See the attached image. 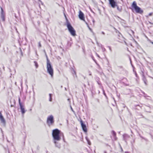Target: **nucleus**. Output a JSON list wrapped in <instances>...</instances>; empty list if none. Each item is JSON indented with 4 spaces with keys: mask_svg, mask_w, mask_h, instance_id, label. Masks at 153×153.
I'll return each instance as SVG.
<instances>
[{
    "mask_svg": "<svg viewBox=\"0 0 153 153\" xmlns=\"http://www.w3.org/2000/svg\"><path fill=\"white\" fill-rule=\"evenodd\" d=\"M19 105H22V103L21 102L20 99V98L19 97Z\"/></svg>",
    "mask_w": 153,
    "mask_h": 153,
    "instance_id": "17",
    "label": "nucleus"
},
{
    "mask_svg": "<svg viewBox=\"0 0 153 153\" xmlns=\"http://www.w3.org/2000/svg\"><path fill=\"white\" fill-rule=\"evenodd\" d=\"M103 91V94H104L105 96H106L105 94V93L104 91V90Z\"/></svg>",
    "mask_w": 153,
    "mask_h": 153,
    "instance_id": "28",
    "label": "nucleus"
},
{
    "mask_svg": "<svg viewBox=\"0 0 153 153\" xmlns=\"http://www.w3.org/2000/svg\"><path fill=\"white\" fill-rule=\"evenodd\" d=\"M118 68L120 69H123V67L122 66H119L118 67Z\"/></svg>",
    "mask_w": 153,
    "mask_h": 153,
    "instance_id": "20",
    "label": "nucleus"
},
{
    "mask_svg": "<svg viewBox=\"0 0 153 153\" xmlns=\"http://www.w3.org/2000/svg\"><path fill=\"white\" fill-rule=\"evenodd\" d=\"M86 140H87V141L88 142V144L89 145H91V143L90 142V141H89V140L88 139V138L87 137H86Z\"/></svg>",
    "mask_w": 153,
    "mask_h": 153,
    "instance_id": "15",
    "label": "nucleus"
},
{
    "mask_svg": "<svg viewBox=\"0 0 153 153\" xmlns=\"http://www.w3.org/2000/svg\"><path fill=\"white\" fill-rule=\"evenodd\" d=\"M53 117L52 115L48 117L47 119V123L49 126L53 125L54 123Z\"/></svg>",
    "mask_w": 153,
    "mask_h": 153,
    "instance_id": "5",
    "label": "nucleus"
},
{
    "mask_svg": "<svg viewBox=\"0 0 153 153\" xmlns=\"http://www.w3.org/2000/svg\"><path fill=\"white\" fill-rule=\"evenodd\" d=\"M152 44H153V42H152Z\"/></svg>",
    "mask_w": 153,
    "mask_h": 153,
    "instance_id": "38",
    "label": "nucleus"
},
{
    "mask_svg": "<svg viewBox=\"0 0 153 153\" xmlns=\"http://www.w3.org/2000/svg\"><path fill=\"white\" fill-rule=\"evenodd\" d=\"M94 21H94V20H93V22L94 23Z\"/></svg>",
    "mask_w": 153,
    "mask_h": 153,
    "instance_id": "35",
    "label": "nucleus"
},
{
    "mask_svg": "<svg viewBox=\"0 0 153 153\" xmlns=\"http://www.w3.org/2000/svg\"><path fill=\"white\" fill-rule=\"evenodd\" d=\"M117 9L118 10H120V8L118 7H117Z\"/></svg>",
    "mask_w": 153,
    "mask_h": 153,
    "instance_id": "30",
    "label": "nucleus"
},
{
    "mask_svg": "<svg viewBox=\"0 0 153 153\" xmlns=\"http://www.w3.org/2000/svg\"><path fill=\"white\" fill-rule=\"evenodd\" d=\"M89 75H91V73H90V72H89Z\"/></svg>",
    "mask_w": 153,
    "mask_h": 153,
    "instance_id": "31",
    "label": "nucleus"
},
{
    "mask_svg": "<svg viewBox=\"0 0 153 153\" xmlns=\"http://www.w3.org/2000/svg\"><path fill=\"white\" fill-rule=\"evenodd\" d=\"M1 18L2 20H4V17L3 14H2L1 15Z\"/></svg>",
    "mask_w": 153,
    "mask_h": 153,
    "instance_id": "18",
    "label": "nucleus"
},
{
    "mask_svg": "<svg viewBox=\"0 0 153 153\" xmlns=\"http://www.w3.org/2000/svg\"><path fill=\"white\" fill-rule=\"evenodd\" d=\"M68 102L70 103L71 102L70 100V99L68 98Z\"/></svg>",
    "mask_w": 153,
    "mask_h": 153,
    "instance_id": "22",
    "label": "nucleus"
},
{
    "mask_svg": "<svg viewBox=\"0 0 153 153\" xmlns=\"http://www.w3.org/2000/svg\"><path fill=\"white\" fill-rule=\"evenodd\" d=\"M39 46L40 47H41V43H40V42H39Z\"/></svg>",
    "mask_w": 153,
    "mask_h": 153,
    "instance_id": "21",
    "label": "nucleus"
},
{
    "mask_svg": "<svg viewBox=\"0 0 153 153\" xmlns=\"http://www.w3.org/2000/svg\"><path fill=\"white\" fill-rule=\"evenodd\" d=\"M47 68L48 72L51 75V77L53 75V69L49 60L47 58Z\"/></svg>",
    "mask_w": 153,
    "mask_h": 153,
    "instance_id": "2",
    "label": "nucleus"
},
{
    "mask_svg": "<svg viewBox=\"0 0 153 153\" xmlns=\"http://www.w3.org/2000/svg\"><path fill=\"white\" fill-rule=\"evenodd\" d=\"M152 14H153L152 13H150L149 14V16H151L152 15Z\"/></svg>",
    "mask_w": 153,
    "mask_h": 153,
    "instance_id": "19",
    "label": "nucleus"
},
{
    "mask_svg": "<svg viewBox=\"0 0 153 153\" xmlns=\"http://www.w3.org/2000/svg\"><path fill=\"white\" fill-rule=\"evenodd\" d=\"M102 51H105V49L104 48L102 49Z\"/></svg>",
    "mask_w": 153,
    "mask_h": 153,
    "instance_id": "25",
    "label": "nucleus"
},
{
    "mask_svg": "<svg viewBox=\"0 0 153 153\" xmlns=\"http://www.w3.org/2000/svg\"><path fill=\"white\" fill-rule=\"evenodd\" d=\"M132 7L134 9L136 13L141 14L143 12V10L140 7L137 6V4L135 1L133 2Z\"/></svg>",
    "mask_w": 153,
    "mask_h": 153,
    "instance_id": "4",
    "label": "nucleus"
},
{
    "mask_svg": "<svg viewBox=\"0 0 153 153\" xmlns=\"http://www.w3.org/2000/svg\"><path fill=\"white\" fill-rule=\"evenodd\" d=\"M71 110H72V111H74L73 110V108H72L71 106Z\"/></svg>",
    "mask_w": 153,
    "mask_h": 153,
    "instance_id": "29",
    "label": "nucleus"
},
{
    "mask_svg": "<svg viewBox=\"0 0 153 153\" xmlns=\"http://www.w3.org/2000/svg\"><path fill=\"white\" fill-rule=\"evenodd\" d=\"M64 16H65L66 19L67 20V18L66 15H65V13H64Z\"/></svg>",
    "mask_w": 153,
    "mask_h": 153,
    "instance_id": "27",
    "label": "nucleus"
},
{
    "mask_svg": "<svg viewBox=\"0 0 153 153\" xmlns=\"http://www.w3.org/2000/svg\"><path fill=\"white\" fill-rule=\"evenodd\" d=\"M67 26L71 34L73 36H75L76 35L75 31L70 23L68 22H67Z\"/></svg>",
    "mask_w": 153,
    "mask_h": 153,
    "instance_id": "3",
    "label": "nucleus"
},
{
    "mask_svg": "<svg viewBox=\"0 0 153 153\" xmlns=\"http://www.w3.org/2000/svg\"><path fill=\"white\" fill-rule=\"evenodd\" d=\"M49 97H51L52 94H49Z\"/></svg>",
    "mask_w": 153,
    "mask_h": 153,
    "instance_id": "26",
    "label": "nucleus"
},
{
    "mask_svg": "<svg viewBox=\"0 0 153 153\" xmlns=\"http://www.w3.org/2000/svg\"><path fill=\"white\" fill-rule=\"evenodd\" d=\"M102 33L103 34H105V33H104V32H102Z\"/></svg>",
    "mask_w": 153,
    "mask_h": 153,
    "instance_id": "33",
    "label": "nucleus"
},
{
    "mask_svg": "<svg viewBox=\"0 0 153 153\" xmlns=\"http://www.w3.org/2000/svg\"><path fill=\"white\" fill-rule=\"evenodd\" d=\"M143 80L144 81V82L146 85H147L146 84V80L145 77L143 76Z\"/></svg>",
    "mask_w": 153,
    "mask_h": 153,
    "instance_id": "14",
    "label": "nucleus"
},
{
    "mask_svg": "<svg viewBox=\"0 0 153 153\" xmlns=\"http://www.w3.org/2000/svg\"><path fill=\"white\" fill-rule=\"evenodd\" d=\"M109 48V50H110V51H112V50L111 49V48L110 47H108Z\"/></svg>",
    "mask_w": 153,
    "mask_h": 153,
    "instance_id": "24",
    "label": "nucleus"
},
{
    "mask_svg": "<svg viewBox=\"0 0 153 153\" xmlns=\"http://www.w3.org/2000/svg\"><path fill=\"white\" fill-rule=\"evenodd\" d=\"M111 134L113 135L114 140H117V138L116 137V133L114 131H111Z\"/></svg>",
    "mask_w": 153,
    "mask_h": 153,
    "instance_id": "10",
    "label": "nucleus"
},
{
    "mask_svg": "<svg viewBox=\"0 0 153 153\" xmlns=\"http://www.w3.org/2000/svg\"><path fill=\"white\" fill-rule=\"evenodd\" d=\"M34 63H35V65L36 67V68H37L38 67V65L37 62L36 61H34Z\"/></svg>",
    "mask_w": 153,
    "mask_h": 153,
    "instance_id": "16",
    "label": "nucleus"
},
{
    "mask_svg": "<svg viewBox=\"0 0 153 153\" xmlns=\"http://www.w3.org/2000/svg\"><path fill=\"white\" fill-rule=\"evenodd\" d=\"M54 143L55 144V146L56 147H58L59 148H60V145L59 144H58L56 143V141H54Z\"/></svg>",
    "mask_w": 153,
    "mask_h": 153,
    "instance_id": "13",
    "label": "nucleus"
},
{
    "mask_svg": "<svg viewBox=\"0 0 153 153\" xmlns=\"http://www.w3.org/2000/svg\"><path fill=\"white\" fill-rule=\"evenodd\" d=\"M96 55L97 56H98V57H100L99 55L97 54L96 53Z\"/></svg>",
    "mask_w": 153,
    "mask_h": 153,
    "instance_id": "32",
    "label": "nucleus"
},
{
    "mask_svg": "<svg viewBox=\"0 0 153 153\" xmlns=\"http://www.w3.org/2000/svg\"><path fill=\"white\" fill-rule=\"evenodd\" d=\"M65 90H66V88H65Z\"/></svg>",
    "mask_w": 153,
    "mask_h": 153,
    "instance_id": "37",
    "label": "nucleus"
},
{
    "mask_svg": "<svg viewBox=\"0 0 153 153\" xmlns=\"http://www.w3.org/2000/svg\"><path fill=\"white\" fill-rule=\"evenodd\" d=\"M0 120L1 122L3 123H5V121L3 117L1 112L0 111Z\"/></svg>",
    "mask_w": 153,
    "mask_h": 153,
    "instance_id": "9",
    "label": "nucleus"
},
{
    "mask_svg": "<svg viewBox=\"0 0 153 153\" xmlns=\"http://www.w3.org/2000/svg\"><path fill=\"white\" fill-rule=\"evenodd\" d=\"M125 153H129L128 152H125Z\"/></svg>",
    "mask_w": 153,
    "mask_h": 153,
    "instance_id": "34",
    "label": "nucleus"
},
{
    "mask_svg": "<svg viewBox=\"0 0 153 153\" xmlns=\"http://www.w3.org/2000/svg\"><path fill=\"white\" fill-rule=\"evenodd\" d=\"M123 137L124 140L126 142V140L130 137L129 136L126 134H123Z\"/></svg>",
    "mask_w": 153,
    "mask_h": 153,
    "instance_id": "11",
    "label": "nucleus"
},
{
    "mask_svg": "<svg viewBox=\"0 0 153 153\" xmlns=\"http://www.w3.org/2000/svg\"><path fill=\"white\" fill-rule=\"evenodd\" d=\"M20 109L21 110V111L22 112V114H24L25 112V110L24 107V106L22 105H20Z\"/></svg>",
    "mask_w": 153,
    "mask_h": 153,
    "instance_id": "12",
    "label": "nucleus"
},
{
    "mask_svg": "<svg viewBox=\"0 0 153 153\" xmlns=\"http://www.w3.org/2000/svg\"><path fill=\"white\" fill-rule=\"evenodd\" d=\"M79 18L80 19L85 21V18L83 13L81 10H79Z\"/></svg>",
    "mask_w": 153,
    "mask_h": 153,
    "instance_id": "7",
    "label": "nucleus"
},
{
    "mask_svg": "<svg viewBox=\"0 0 153 153\" xmlns=\"http://www.w3.org/2000/svg\"><path fill=\"white\" fill-rule=\"evenodd\" d=\"M109 3L111 4L112 7L114 8L116 6H117L116 4V2L114 0H108Z\"/></svg>",
    "mask_w": 153,
    "mask_h": 153,
    "instance_id": "6",
    "label": "nucleus"
},
{
    "mask_svg": "<svg viewBox=\"0 0 153 153\" xmlns=\"http://www.w3.org/2000/svg\"><path fill=\"white\" fill-rule=\"evenodd\" d=\"M104 153H107L106 152V151L104 152Z\"/></svg>",
    "mask_w": 153,
    "mask_h": 153,
    "instance_id": "36",
    "label": "nucleus"
},
{
    "mask_svg": "<svg viewBox=\"0 0 153 153\" xmlns=\"http://www.w3.org/2000/svg\"><path fill=\"white\" fill-rule=\"evenodd\" d=\"M80 123L83 130L85 132H86L87 128L86 125L83 123V122L82 120H81L80 121Z\"/></svg>",
    "mask_w": 153,
    "mask_h": 153,
    "instance_id": "8",
    "label": "nucleus"
},
{
    "mask_svg": "<svg viewBox=\"0 0 153 153\" xmlns=\"http://www.w3.org/2000/svg\"><path fill=\"white\" fill-rule=\"evenodd\" d=\"M60 131L57 129H56L53 130L52 136L55 140L59 141L61 139L59 135Z\"/></svg>",
    "mask_w": 153,
    "mask_h": 153,
    "instance_id": "1",
    "label": "nucleus"
},
{
    "mask_svg": "<svg viewBox=\"0 0 153 153\" xmlns=\"http://www.w3.org/2000/svg\"><path fill=\"white\" fill-rule=\"evenodd\" d=\"M49 101H52V98H51V97H50Z\"/></svg>",
    "mask_w": 153,
    "mask_h": 153,
    "instance_id": "23",
    "label": "nucleus"
}]
</instances>
